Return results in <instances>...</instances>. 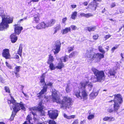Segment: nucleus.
I'll return each instance as SVG.
<instances>
[{"label": "nucleus", "mask_w": 124, "mask_h": 124, "mask_svg": "<svg viewBox=\"0 0 124 124\" xmlns=\"http://www.w3.org/2000/svg\"><path fill=\"white\" fill-rule=\"evenodd\" d=\"M57 93V91L54 89L52 90V96L53 101L58 103H60L61 108L63 109H66L67 108H68L71 105V99L69 97H64L62 100L60 101Z\"/></svg>", "instance_id": "f257e3e1"}, {"label": "nucleus", "mask_w": 124, "mask_h": 124, "mask_svg": "<svg viewBox=\"0 0 124 124\" xmlns=\"http://www.w3.org/2000/svg\"><path fill=\"white\" fill-rule=\"evenodd\" d=\"M0 16L2 19V22L0 23V30L2 31L8 27V24L12 23L13 19L5 15L4 10L2 8H0Z\"/></svg>", "instance_id": "f03ea898"}, {"label": "nucleus", "mask_w": 124, "mask_h": 124, "mask_svg": "<svg viewBox=\"0 0 124 124\" xmlns=\"http://www.w3.org/2000/svg\"><path fill=\"white\" fill-rule=\"evenodd\" d=\"M11 100H9L8 101V103L10 104L11 109L12 107L13 109L14 112H12L11 118L13 117L14 116L16 112L21 109H22L23 110H25V108L24 107V105L22 102L20 103H18L16 102V101L14 99L13 97L11 96Z\"/></svg>", "instance_id": "7ed1b4c3"}, {"label": "nucleus", "mask_w": 124, "mask_h": 124, "mask_svg": "<svg viewBox=\"0 0 124 124\" xmlns=\"http://www.w3.org/2000/svg\"><path fill=\"white\" fill-rule=\"evenodd\" d=\"M114 98L113 100V109L109 108L107 109L108 112L109 113H112L114 111L117 112L119 109L121 104L123 102L122 98L121 96L119 94H115L114 95Z\"/></svg>", "instance_id": "20e7f679"}, {"label": "nucleus", "mask_w": 124, "mask_h": 124, "mask_svg": "<svg viewBox=\"0 0 124 124\" xmlns=\"http://www.w3.org/2000/svg\"><path fill=\"white\" fill-rule=\"evenodd\" d=\"M92 70L96 77V78L94 77L93 78V82H96L97 81L101 82L105 80V76L104 73L103 71H99L93 67L92 68Z\"/></svg>", "instance_id": "39448f33"}, {"label": "nucleus", "mask_w": 124, "mask_h": 124, "mask_svg": "<svg viewBox=\"0 0 124 124\" xmlns=\"http://www.w3.org/2000/svg\"><path fill=\"white\" fill-rule=\"evenodd\" d=\"M87 84V82H81L80 83L79 86L78 87L79 90H81V96L80 95V91H79L75 93V95L77 98L80 99L86 98L87 96V94L85 89V85Z\"/></svg>", "instance_id": "423d86ee"}, {"label": "nucleus", "mask_w": 124, "mask_h": 124, "mask_svg": "<svg viewBox=\"0 0 124 124\" xmlns=\"http://www.w3.org/2000/svg\"><path fill=\"white\" fill-rule=\"evenodd\" d=\"M85 54V56L86 57L89 58L90 60H93L94 58H96L98 61H99L101 58L104 57V55L103 54H94L93 52H91V51L89 49L87 50Z\"/></svg>", "instance_id": "0eeeda50"}, {"label": "nucleus", "mask_w": 124, "mask_h": 124, "mask_svg": "<svg viewBox=\"0 0 124 124\" xmlns=\"http://www.w3.org/2000/svg\"><path fill=\"white\" fill-rule=\"evenodd\" d=\"M56 22L55 20L52 19L46 23L42 22L39 23L36 27V29H45L46 28L50 27L54 24Z\"/></svg>", "instance_id": "6e6552de"}, {"label": "nucleus", "mask_w": 124, "mask_h": 124, "mask_svg": "<svg viewBox=\"0 0 124 124\" xmlns=\"http://www.w3.org/2000/svg\"><path fill=\"white\" fill-rule=\"evenodd\" d=\"M61 44L59 41H57L54 46L53 51L55 54L58 53L60 50Z\"/></svg>", "instance_id": "1a4fd4ad"}, {"label": "nucleus", "mask_w": 124, "mask_h": 124, "mask_svg": "<svg viewBox=\"0 0 124 124\" xmlns=\"http://www.w3.org/2000/svg\"><path fill=\"white\" fill-rule=\"evenodd\" d=\"M49 117L51 119H56L58 116V111L56 110H50L48 111Z\"/></svg>", "instance_id": "9d476101"}, {"label": "nucleus", "mask_w": 124, "mask_h": 124, "mask_svg": "<svg viewBox=\"0 0 124 124\" xmlns=\"http://www.w3.org/2000/svg\"><path fill=\"white\" fill-rule=\"evenodd\" d=\"M15 32V34L19 35L21 31L23 30L22 27L20 26L18 24H15L14 25Z\"/></svg>", "instance_id": "9b49d317"}, {"label": "nucleus", "mask_w": 124, "mask_h": 124, "mask_svg": "<svg viewBox=\"0 0 124 124\" xmlns=\"http://www.w3.org/2000/svg\"><path fill=\"white\" fill-rule=\"evenodd\" d=\"M9 51L8 49H5L3 50L2 54L3 57L6 59L10 58V55L9 53Z\"/></svg>", "instance_id": "f8f14e48"}, {"label": "nucleus", "mask_w": 124, "mask_h": 124, "mask_svg": "<svg viewBox=\"0 0 124 124\" xmlns=\"http://www.w3.org/2000/svg\"><path fill=\"white\" fill-rule=\"evenodd\" d=\"M43 106L42 105V103L40 102L39 103L38 106L36 108H34L33 110H36L37 109L39 111H40V114L41 115H45V112L42 111V110L43 108Z\"/></svg>", "instance_id": "ddd939ff"}, {"label": "nucleus", "mask_w": 124, "mask_h": 124, "mask_svg": "<svg viewBox=\"0 0 124 124\" xmlns=\"http://www.w3.org/2000/svg\"><path fill=\"white\" fill-rule=\"evenodd\" d=\"M118 68V66H115L113 69L109 70L108 71V75L109 74L110 76H114L116 73L115 70H117Z\"/></svg>", "instance_id": "4468645a"}, {"label": "nucleus", "mask_w": 124, "mask_h": 124, "mask_svg": "<svg viewBox=\"0 0 124 124\" xmlns=\"http://www.w3.org/2000/svg\"><path fill=\"white\" fill-rule=\"evenodd\" d=\"M31 118L29 115H28L26 118V121H25L23 124H33L30 122V120ZM37 124H46L44 122H38Z\"/></svg>", "instance_id": "2eb2a0df"}, {"label": "nucleus", "mask_w": 124, "mask_h": 124, "mask_svg": "<svg viewBox=\"0 0 124 124\" xmlns=\"http://www.w3.org/2000/svg\"><path fill=\"white\" fill-rule=\"evenodd\" d=\"M98 93L96 92L93 91L89 94V98L91 99H93L98 95Z\"/></svg>", "instance_id": "dca6fc26"}, {"label": "nucleus", "mask_w": 124, "mask_h": 124, "mask_svg": "<svg viewBox=\"0 0 124 124\" xmlns=\"http://www.w3.org/2000/svg\"><path fill=\"white\" fill-rule=\"evenodd\" d=\"M45 75L44 74H43L42 76L41 77L40 80V85H45L46 84L45 79Z\"/></svg>", "instance_id": "f3484780"}, {"label": "nucleus", "mask_w": 124, "mask_h": 124, "mask_svg": "<svg viewBox=\"0 0 124 124\" xmlns=\"http://www.w3.org/2000/svg\"><path fill=\"white\" fill-rule=\"evenodd\" d=\"M10 38L11 42L13 43L15 42L17 40V37L15 35V34H13L11 35Z\"/></svg>", "instance_id": "a211bd4d"}, {"label": "nucleus", "mask_w": 124, "mask_h": 124, "mask_svg": "<svg viewBox=\"0 0 124 124\" xmlns=\"http://www.w3.org/2000/svg\"><path fill=\"white\" fill-rule=\"evenodd\" d=\"M87 82V84H86L85 85V87L87 86L89 90V91H90L93 88V85L92 84V83L91 82H89L88 81H84L83 82Z\"/></svg>", "instance_id": "6ab92c4d"}, {"label": "nucleus", "mask_w": 124, "mask_h": 124, "mask_svg": "<svg viewBox=\"0 0 124 124\" xmlns=\"http://www.w3.org/2000/svg\"><path fill=\"white\" fill-rule=\"evenodd\" d=\"M103 120L104 121L110 122L115 120V118L113 117L106 116L103 118Z\"/></svg>", "instance_id": "aec40b11"}, {"label": "nucleus", "mask_w": 124, "mask_h": 124, "mask_svg": "<svg viewBox=\"0 0 124 124\" xmlns=\"http://www.w3.org/2000/svg\"><path fill=\"white\" fill-rule=\"evenodd\" d=\"M71 31V28L70 27H67L62 30L61 31L62 34H65Z\"/></svg>", "instance_id": "412c9836"}, {"label": "nucleus", "mask_w": 124, "mask_h": 124, "mask_svg": "<svg viewBox=\"0 0 124 124\" xmlns=\"http://www.w3.org/2000/svg\"><path fill=\"white\" fill-rule=\"evenodd\" d=\"M34 20L36 23H38L39 21L40 15L39 13L35 15L34 16Z\"/></svg>", "instance_id": "4be33fe9"}, {"label": "nucleus", "mask_w": 124, "mask_h": 124, "mask_svg": "<svg viewBox=\"0 0 124 124\" xmlns=\"http://www.w3.org/2000/svg\"><path fill=\"white\" fill-rule=\"evenodd\" d=\"M47 87L46 86H44L42 89L39 93V95L38 96L40 97L42 94L46 93L47 91Z\"/></svg>", "instance_id": "5701e85b"}, {"label": "nucleus", "mask_w": 124, "mask_h": 124, "mask_svg": "<svg viewBox=\"0 0 124 124\" xmlns=\"http://www.w3.org/2000/svg\"><path fill=\"white\" fill-rule=\"evenodd\" d=\"M54 58L53 56H52L51 54H50L49 55V58L47 63L49 64L51 63L54 61Z\"/></svg>", "instance_id": "b1692460"}, {"label": "nucleus", "mask_w": 124, "mask_h": 124, "mask_svg": "<svg viewBox=\"0 0 124 124\" xmlns=\"http://www.w3.org/2000/svg\"><path fill=\"white\" fill-rule=\"evenodd\" d=\"M72 88V85L69 84H68L66 88V91L67 93H69L71 91Z\"/></svg>", "instance_id": "393cba45"}, {"label": "nucleus", "mask_w": 124, "mask_h": 124, "mask_svg": "<svg viewBox=\"0 0 124 124\" xmlns=\"http://www.w3.org/2000/svg\"><path fill=\"white\" fill-rule=\"evenodd\" d=\"M101 1V0H93V2L91 3V5H93V6L94 7V9H96V7L98 5L96 2V1Z\"/></svg>", "instance_id": "a878e982"}, {"label": "nucleus", "mask_w": 124, "mask_h": 124, "mask_svg": "<svg viewBox=\"0 0 124 124\" xmlns=\"http://www.w3.org/2000/svg\"><path fill=\"white\" fill-rule=\"evenodd\" d=\"M89 115L87 117V119L88 120H91L94 117V114H91V112H88Z\"/></svg>", "instance_id": "bb28decb"}, {"label": "nucleus", "mask_w": 124, "mask_h": 124, "mask_svg": "<svg viewBox=\"0 0 124 124\" xmlns=\"http://www.w3.org/2000/svg\"><path fill=\"white\" fill-rule=\"evenodd\" d=\"M64 66L62 62L59 63L58 65L56 66V68L61 69Z\"/></svg>", "instance_id": "cd10ccee"}, {"label": "nucleus", "mask_w": 124, "mask_h": 124, "mask_svg": "<svg viewBox=\"0 0 124 124\" xmlns=\"http://www.w3.org/2000/svg\"><path fill=\"white\" fill-rule=\"evenodd\" d=\"M22 46L21 45H20L19 48L18 49L17 51V53L20 56H21L22 55Z\"/></svg>", "instance_id": "c85d7f7f"}, {"label": "nucleus", "mask_w": 124, "mask_h": 124, "mask_svg": "<svg viewBox=\"0 0 124 124\" xmlns=\"http://www.w3.org/2000/svg\"><path fill=\"white\" fill-rule=\"evenodd\" d=\"M63 116L65 118L68 119H70L72 118H74L75 117V116L74 115H71L70 116H68L65 113L64 114Z\"/></svg>", "instance_id": "c756f323"}, {"label": "nucleus", "mask_w": 124, "mask_h": 124, "mask_svg": "<svg viewBox=\"0 0 124 124\" xmlns=\"http://www.w3.org/2000/svg\"><path fill=\"white\" fill-rule=\"evenodd\" d=\"M77 13L76 11H75L72 13L71 15V18L73 19H75L77 16Z\"/></svg>", "instance_id": "7c9ffc66"}, {"label": "nucleus", "mask_w": 124, "mask_h": 124, "mask_svg": "<svg viewBox=\"0 0 124 124\" xmlns=\"http://www.w3.org/2000/svg\"><path fill=\"white\" fill-rule=\"evenodd\" d=\"M49 68L51 70H53L55 69L56 68V67H55L53 64L52 63H51L49 64Z\"/></svg>", "instance_id": "2f4dec72"}, {"label": "nucleus", "mask_w": 124, "mask_h": 124, "mask_svg": "<svg viewBox=\"0 0 124 124\" xmlns=\"http://www.w3.org/2000/svg\"><path fill=\"white\" fill-rule=\"evenodd\" d=\"M98 49L99 51L103 53V54L105 53V51L103 49L102 46H99L98 47Z\"/></svg>", "instance_id": "473e14b6"}, {"label": "nucleus", "mask_w": 124, "mask_h": 124, "mask_svg": "<svg viewBox=\"0 0 124 124\" xmlns=\"http://www.w3.org/2000/svg\"><path fill=\"white\" fill-rule=\"evenodd\" d=\"M67 59L68 57L67 56H65L64 57H62L61 59V62H65L67 60Z\"/></svg>", "instance_id": "72a5a7b5"}, {"label": "nucleus", "mask_w": 124, "mask_h": 124, "mask_svg": "<svg viewBox=\"0 0 124 124\" xmlns=\"http://www.w3.org/2000/svg\"><path fill=\"white\" fill-rule=\"evenodd\" d=\"M87 28L88 31L89 32H90L91 31H93L96 29L95 27H87Z\"/></svg>", "instance_id": "f704fd0d"}, {"label": "nucleus", "mask_w": 124, "mask_h": 124, "mask_svg": "<svg viewBox=\"0 0 124 124\" xmlns=\"http://www.w3.org/2000/svg\"><path fill=\"white\" fill-rule=\"evenodd\" d=\"M53 83L52 82H46V83L45 84V85L46 86H52L53 85Z\"/></svg>", "instance_id": "c9c22d12"}, {"label": "nucleus", "mask_w": 124, "mask_h": 124, "mask_svg": "<svg viewBox=\"0 0 124 124\" xmlns=\"http://www.w3.org/2000/svg\"><path fill=\"white\" fill-rule=\"evenodd\" d=\"M5 90L6 92L8 93H10V91L8 87L6 86H5Z\"/></svg>", "instance_id": "e433bc0d"}, {"label": "nucleus", "mask_w": 124, "mask_h": 124, "mask_svg": "<svg viewBox=\"0 0 124 124\" xmlns=\"http://www.w3.org/2000/svg\"><path fill=\"white\" fill-rule=\"evenodd\" d=\"M93 15L90 13L85 14V17L86 18H88L89 17L92 16Z\"/></svg>", "instance_id": "4c0bfd02"}, {"label": "nucleus", "mask_w": 124, "mask_h": 124, "mask_svg": "<svg viewBox=\"0 0 124 124\" xmlns=\"http://www.w3.org/2000/svg\"><path fill=\"white\" fill-rule=\"evenodd\" d=\"M5 79L3 78L0 75V82L4 83H5Z\"/></svg>", "instance_id": "58836bf2"}, {"label": "nucleus", "mask_w": 124, "mask_h": 124, "mask_svg": "<svg viewBox=\"0 0 124 124\" xmlns=\"http://www.w3.org/2000/svg\"><path fill=\"white\" fill-rule=\"evenodd\" d=\"M98 35L97 34L93 36V38L94 39L96 40L98 38Z\"/></svg>", "instance_id": "ea45409f"}, {"label": "nucleus", "mask_w": 124, "mask_h": 124, "mask_svg": "<svg viewBox=\"0 0 124 124\" xmlns=\"http://www.w3.org/2000/svg\"><path fill=\"white\" fill-rule=\"evenodd\" d=\"M20 67L19 66H16L15 68V70L17 72H19L20 69Z\"/></svg>", "instance_id": "a19ab883"}, {"label": "nucleus", "mask_w": 124, "mask_h": 124, "mask_svg": "<svg viewBox=\"0 0 124 124\" xmlns=\"http://www.w3.org/2000/svg\"><path fill=\"white\" fill-rule=\"evenodd\" d=\"M49 124H56V123L54 121L52 120H50L49 121Z\"/></svg>", "instance_id": "79ce46f5"}, {"label": "nucleus", "mask_w": 124, "mask_h": 124, "mask_svg": "<svg viewBox=\"0 0 124 124\" xmlns=\"http://www.w3.org/2000/svg\"><path fill=\"white\" fill-rule=\"evenodd\" d=\"M75 52H73L70 54L69 55V58H71L74 56Z\"/></svg>", "instance_id": "37998d69"}, {"label": "nucleus", "mask_w": 124, "mask_h": 124, "mask_svg": "<svg viewBox=\"0 0 124 124\" xmlns=\"http://www.w3.org/2000/svg\"><path fill=\"white\" fill-rule=\"evenodd\" d=\"M73 47H69L68 48V51L69 52H70L71 51H73Z\"/></svg>", "instance_id": "c03bdc74"}, {"label": "nucleus", "mask_w": 124, "mask_h": 124, "mask_svg": "<svg viewBox=\"0 0 124 124\" xmlns=\"http://www.w3.org/2000/svg\"><path fill=\"white\" fill-rule=\"evenodd\" d=\"M111 36V35L109 34L105 35L104 37V38H105V40H106L108 39L109 38H110Z\"/></svg>", "instance_id": "a18cd8bd"}, {"label": "nucleus", "mask_w": 124, "mask_h": 124, "mask_svg": "<svg viewBox=\"0 0 124 124\" xmlns=\"http://www.w3.org/2000/svg\"><path fill=\"white\" fill-rule=\"evenodd\" d=\"M71 27L73 30H75L77 29V27L74 25H73L71 26Z\"/></svg>", "instance_id": "49530a36"}, {"label": "nucleus", "mask_w": 124, "mask_h": 124, "mask_svg": "<svg viewBox=\"0 0 124 124\" xmlns=\"http://www.w3.org/2000/svg\"><path fill=\"white\" fill-rule=\"evenodd\" d=\"M117 48V47L116 46H114L113 48H112L111 50L112 51V52L113 53L114 51V50L116 49Z\"/></svg>", "instance_id": "de8ad7c7"}, {"label": "nucleus", "mask_w": 124, "mask_h": 124, "mask_svg": "<svg viewBox=\"0 0 124 124\" xmlns=\"http://www.w3.org/2000/svg\"><path fill=\"white\" fill-rule=\"evenodd\" d=\"M78 120H75L72 123V124H78Z\"/></svg>", "instance_id": "09e8293b"}, {"label": "nucleus", "mask_w": 124, "mask_h": 124, "mask_svg": "<svg viewBox=\"0 0 124 124\" xmlns=\"http://www.w3.org/2000/svg\"><path fill=\"white\" fill-rule=\"evenodd\" d=\"M61 26L60 25H58L56 27V29L58 31L60 29Z\"/></svg>", "instance_id": "8fccbe9b"}, {"label": "nucleus", "mask_w": 124, "mask_h": 124, "mask_svg": "<svg viewBox=\"0 0 124 124\" xmlns=\"http://www.w3.org/2000/svg\"><path fill=\"white\" fill-rule=\"evenodd\" d=\"M67 19L66 17H65L63 19H62V23H65V21L67 20Z\"/></svg>", "instance_id": "3c124183"}, {"label": "nucleus", "mask_w": 124, "mask_h": 124, "mask_svg": "<svg viewBox=\"0 0 124 124\" xmlns=\"http://www.w3.org/2000/svg\"><path fill=\"white\" fill-rule=\"evenodd\" d=\"M116 6V4L115 3H112L111 5V8H113Z\"/></svg>", "instance_id": "603ef678"}, {"label": "nucleus", "mask_w": 124, "mask_h": 124, "mask_svg": "<svg viewBox=\"0 0 124 124\" xmlns=\"http://www.w3.org/2000/svg\"><path fill=\"white\" fill-rule=\"evenodd\" d=\"M6 65L9 68H11V67L10 65L7 62H6Z\"/></svg>", "instance_id": "864d4df0"}, {"label": "nucleus", "mask_w": 124, "mask_h": 124, "mask_svg": "<svg viewBox=\"0 0 124 124\" xmlns=\"http://www.w3.org/2000/svg\"><path fill=\"white\" fill-rule=\"evenodd\" d=\"M15 73L16 74V77H19L20 75L19 74V73H17V72H15Z\"/></svg>", "instance_id": "5fc2aeb1"}, {"label": "nucleus", "mask_w": 124, "mask_h": 124, "mask_svg": "<svg viewBox=\"0 0 124 124\" xmlns=\"http://www.w3.org/2000/svg\"><path fill=\"white\" fill-rule=\"evenodd\" d=\"M26 18H27L26 17H25V18H24L23 19H21L19 21H18V23H20L21 21H22L23 20H24L26 19Z\"/></svg>", "instance_id": "6e6d98bb"}, {"label": "nucleus", "mask_w": 124, "mask_h": 124, "mask_svg": "<svg viewBox=\"0 0 124 124\" xmlns=\"http://www.w3.org/2000/svg\"><path fill=\"white\" fill-rule=\"evenodd\" d=\"M80 15L81 16H84L85 17V14L83 13H81L80 14Z\"/></svg>", "instance_id": "4d7b16f0"}, {"label": "nucleus", "mask_w": 124, "mask_h": 124, "mask_svg": "<svg viewBox=\"0 0 124 124\" xmlns=\"http://www.w3.org/2000/svg\"><path fill=\"white\" fill-rule=\"evenodd\" d=\"M83 4L85 6H87L88 4V3L87 2H85L83 3Z\"/></svg>", "instance_id": "13d9d810"}, {"label": "nucleus", "mask_w": 124, "mask_h": 124, "mask_svg": "<svg viewBox=\"0 0 124 124\" xmlns=\"http://www.w3.org/2000/svg\"><path fill=\"white\" fill-rule=\"evenodd\" d=\"M14 58L16 59H18L19 58V56L17 55H15V56Z\"/></svg>", "instance_id": "bf43d9fd"}, {"label": "nucleus", "mask_w": 124, "mask_h": 124, "mask_svg": "<svg viewBox=\"0 0 124 124\" xmlns=\"http://www.w3.org/2000/svg\"><path fill=\"white\" fill-rule=\"evenodd\" d=\"M22 93H23V94H24V95L25 96V97L28 98V96L26 94L24 93L23 91L22 92Z\"/></svg>", "instance_id": "052dcab7"}, {"label": "nucleus", "mask_w": 124, "mask_h": 124, "mask_svg": "<svg viewBox=\"0 0 124 124\" xmlns=\"http://www.w3.org/2000/svg\"><path fill=\"white\" fill-rule=\"evenodd\" d=\"M39 0H31V2L32 1L33 2H36L39 1Z\"/></svg>", "instance_id": "680f3d73"}, {"label": "nucleus", "mask_w": 124, "mask_h": 124, "mask_svg": "<svg viewBox=\"0 0 124 124\" xmlns=\"http://www.w3.org/2000/svg\"><path fill=\"white\" fill-rule=\"evenodd\" d=\"M71 6L72 8H76L77 6L76 5H71Z\"/></svg>", "instance_id": "e2e57ef3"}, {"label": "nucleus", "mask_w": 124, "mask_h": 124, "mask_svg": "<svg viewBox=\"0 0 124 124\" xmlns=\"http://www.w3.org/2000/svg\"><path fill=\"white\" fill-rule=\"evenodd\" d=\"M109 47L108 46H107L105 48L107 49V51H108L109 49Z\"/></svg>", "instance_id": "0e129e2a"}, {"label": "nucleus", "mask_w": 124, "mask_h": 124, "mask_svg": "<svg viewBox=\"0 0 124 124\" xmlns=\"http://www.w3.org/2000/svg\"><path fill=\"white\" fill-rule=\"evenodd\" d=\"M57 31H58L56 29L55 30V31H54V34L56 33V32H57Z\"/></svg>", "instance_id": "69168bd1"}, {"label": "nucleus", "mask_w": 124, "mask_h": 124, "mask_svg": "<svg viewBox=\"0 0 124 124\" xmlns=\"http://www.w3.org/2000/svg\"><path fill=\"white\" fill-rule=\"evenodd\" d=\"M80 124H83V121H81L80 123Z\"/></svg>", "instance_id": "338daca9"}, {"label": "nucleus", "mask_w": 124, "mask_h": 124, "mask_svg": "<svg viewBox=\"0 0 124 124\" xmlns=\"http://www.w3.org/2000/svg\"><path fill=\"white\" fill-rule=\"evenodd\" d=\"M121 56L122 57V58H123V54L122 53L121 54H120Z\"/></svg>", "instance_id": "774afa93"}]
</instances>
